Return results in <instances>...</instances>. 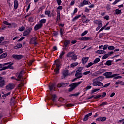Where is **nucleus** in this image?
Masks as SVG:
<instances>
[{
    "label": "nucleus",
    "instance_id": "nucleus-1",
    "mask_svg": "<svg viewBox=\"0 0 124 124\" xmlns=\"http://www.w3.org/2000/svg\"><path fill=\"white\" fill-rule=\"evenodd\" d=\"M67 57L68 58H71L72 60H73L74 62L76 61V60H77L78 58L77 55L75 54V53H74L73 52H70L68 53L67 54Z\"/></svg>",
    "mask_w": 124,
    "mask_h": 124
},
{
    "label": "nucleus",
    "instance_id": "nucleus-2",
    "mask_svg": "<svg viewBox=\"0 0 124 124\" xmlns=\"http://www.w3.org/2000/svg\"><path fill=\"white\" fill-rule=\"evenodd\" d=\"M93 86H98V87H103V83L100 81H98L95 78L93 79Z\"/></svg>",
    "mask_w": 124,
    "mask_h": 124
},
{
    "label": "nucleus",
    "instance_id": "nucleus-3",
    "mask_svg": "<svg viewBox=\"0 0 124 124\" xmlns=\"http://www.w3.org/2000/svg\"><path fill=\"white\" fill-rule=\"evenodd\" d=\"M55 62H56V68L54 69V72L56 74H59V70H60L59 68L61 66V62L59 60H56Z\"/></svg>",
    "mask_w": 124,
    "mask_h": 124
},
{
    "label": "nucleus",
    "instance_id": "nucleus-4",
    "mask_svg": "<svg viewBox=\"0 0 124 124\" xmlns=\"http://www.w3.org/2000/svg\"><path fill=\"white\" fill-rule=\"evenodd\" d=\"M23 55H21L13 54L12 55V58L15 60H21V59H23Z\"/></svg>",
    "mask_w": 124,
    "mask_h": 124
},
{
    "label": "nucleus",
    "instance_id": "nucleus-5",
    "mask_svg": "<svg viewBox=\"0 0 124 124\" xmlns=\"http://www.w3.org/2000/svg\"><path fill=\"white\" fill-rule=\"evenodd\" d=\"M12 64L13 63L10 64L7 66L3 67L2 69H0V71H1L2 70H5L6 69H13V66H12Z\"/></svg>",
    "mask_w": 124,
    "mask_h": 124
},
{
    "label": "nucleus",
    "instance_id": "nucleus-6",
    "mask_svg": "<svg viewBox=\"0 0 124 124\" xmlns=\"http://www.w3.org/2000/svg\"><path fill=\"white\" fill-rule=\"evenodd\" d=\"M104 76L108 78H112V72H107L103 74Z\"/></svg>",
    "mask_w": 124,
    "mask_h": 124
},
{
    "label": "nucleus",
    "instance_id": "nucleus-7",
    "mask_svg": "<svg viewBox=\"0 0 124 124\" xmlns=\"http://www.w3.org/2000/svg\"><path fill=\"white\" fill-rule=\"evenodd\" d=\"M6 89L8 91H11L13 89H14V84L10 83L6 86Z\"/></svg>",
    "mask_w": 124,
    "mask_h": 124
},
{
    "label": "nucleus",
    "instance_id": "nucleus-8",
    "mask_svg": "<svg viewBox=\"0 0 124 124\" xmlns=\"http://www.w3.org/2000/svg\"><path fill=\"white\" fill-rule=\"evenodd\" d=\"M82 83V81H79L78 82H76V83H73L72 84H71L70 86V87H72L74 89H75L76 87H78L80 84Z\"/></svg>",
    "mask_w": 124,
    "mask_h": 124
},
{
    "label": "nucleus",
    "instance_id": "nucleus-9",
    "mask_svg": "<svg viewBox=\"0 0 124 124\" xmlns=\"http://www.w3.org/2000/svg\"><path fill=\"white\" fill-rule=\"evenodd\" d=\"M68 75V70H65L62 72V78L63 79Z\"/></svg>",
    "mask_w": 124,
    "mask_h": 124
},
{
    "label": "nucleus",
    "instance_id": "nucleus-10",
    "mask_svg": "<svg viewBox=\"0 0 124 124\" xmlns=\"http://www.w3.org/2000/svg\"><path fill=\"white\" fill-rule=\"evenodd\" d=\"M42 27H43L42 26V25L40 23H39L38 24H36L34 26V30H35V31H38V30H40V29H41V28H42Z\"/></svg>",
    "mask_w": 124,
    "mask_h": 124
},
{
    "label": "nucleus",
    "instance_id": "nucleus-11",
    "mask_svg": "<svg viewBox=\"0 0 124 124\" xmlns=\"http://www.w3.org/2000/svg\"><path fill=\"white\" fill-rule=\"evenodd\" d=\"M93 115V112H90L87 114H86L84 118H83V121L84 122H86V121H88L89 119V117H91Z\"/></svg>",
    "mask_w": 124,
    "mask_h": 124
},
{
    "label": "nucleus",
    "instance_id": "nucleus-12",
    "mask_svg": "<svg viewBox=\"0 0 124 124\" xmlns=\"http://www.w3.org/2000/svg\"><path fill=\"white\" fill-rule=\"evenodd\" d=\"M37 38L36 37H33L30 40V43L31 44H34V45H36L37 44V43H36V39Z\"/></svg>",
    "mask_w": 124,
    "mask_h": 124
},
{
    "label": "nucleus",
    "instance_id": "nucleus-13",
    "mask_svg": "<svg viewBox=\"0 0 124 124\" xmlns=\"http://www.w3.org/2000/svg\"><path fill=\"white\" fill-rule=\"evenodd\" d=\"M89 60V57H84L82 59V63L83 64H86Z\"/></svg>",
    "mask_w": 124,
    "mask_h": 124
},
{
    "label": "nucleus",
    "instance_id": "nucleus-14",
    "mask_svg": "<svg viewBox=\"0 0 124 124\" xmlns=\"http://www.w3.org/2000/svg\"><path fill=\"white\" fill-rule=\"evenodd\" d=\"M75 77H77L78 79L80 78H82L83 77V75H82V73H76L75 75Z\"/></svg>",
    "mask_w": 124,
    "mask_h": 124
},
{
    "label": "nucleus",
    "instance_id": "nucleus-15",
    "mask_svg": "<svg viewBox=\"0 0 124 124\" xmlns=\"http://www.w3.org/2000/svg\"><path fill=\"white\" fill-rule=\"evenodd\" d=\"M96 54H100V55H103V54H105L106 52L103 50H98L95 51Z\"/></svg>",
    "mask_w": 124,
    "mask_h": 124
},
{
    "label": "nucleus",
    "instance_id": "nucleus-16",
    "mask_svg": "<svg viewBox=\"0 0 124 124\" xmlns=\"http://www.w3.org/2000/svg\"><path fill=\"white\" fill-rule=\"evenodd\" d=\"M93 23L98 26H102V21L101 20H94Z\"/></svg>",
    "mask_w": 124,
    "mask_h": 124
},
{
    "label": "nucleus",
    "instance_id": "nucleus-17",
    "mask_svg": "<svg viewBox=\"0 0 124 124\" xmlns=\"http://www.w3.org/2000/svg\"><path fill=\"white\" fill-rule=\"evenodd\" d=\"M5 86V80H2L0 81V88H2Z\"/></svg>",
    "mask_w": 124,
    "mask_h": 124
},
{
    "label": "nucleus",
    "instance_id": "nucleus-18",
    "mask_svg": "<svg viewBox=\"0 0 124 124\" xmlns=\"http://www.w3.org/2000/svg\"><path fill=\"white\" fill-rule=\"evenodd\" d=\"M96 80H98L99 82H102L104 80V77L103 76H100L95 78Z\"/></svg>",
    "mask_w": 124,
    "mask_h": 124
},
{
    "label": "nucleus",
    "instance_id": "nucleus-19",
    "mask_svg": "<svg viewBox=\"0 0 124 124\" xmlns=\"http://www.w3.org/2000/svg\"><path fill=\"white\" fill-rule=\"evenodd\" d=\"M19 5V3L17 0L14 1V8L15 9H17L18 8V6Z\"/></svg>",
    "mask_w": 124,
    "mask_h": 124
},
{
    "label": "nucleus",
    "instance_id": "nucleus-20",
    "mask_svg": "<svg viewBox=\"0 0 124 124\" xmlns=\"http://www.w3.org/2000/svg\"><path fill=\"white\" fill-rule=\"evenodd\" d=\"M46 19L45 18L42 19L39 21V24H40L41 25H42V26H43V24H45V23H46Z\"/></svg>",
    "mask_w": 124,
    "mask_h": 124
},
{
    "label": "nucleus",
    "instance_id": "nucleus-21",
    "mask_svg": "<svg viewBox=\"0 0 124 124\" xmlns=\"http://www.w3.org/2000/svg\"><path fill=\"white\" fill-rule=\"evenodd\" d=\"M30 33H31V30L25 31L23 32V36H27V35H29V34H30Z\"/></svg>",
    "mask_w": 124,
    "mask_h": 124
},
{
    "label": "nucleus",
    "instance_id": "nucleus-22",
    "mask_svg": "<svg viewBox=\"0 0 124 124\" xmlns=\"http://www.w3.org/2000/svg\"><path fill=\"white\" fill-rule=\"evenodd\" d=\"M6 57H7V53L5 52L0 55V60L1 59H4L5 58H6Z\"/></svg>",
    "mask_w": 124,
    "mask_h": 124
},
{
    "label": "nucleus",
    "instance_id": "nucleus-23",
    "mask_svg": "<svg viewBox=\"0 0 124 124\" xmlns=\"http://www.w3.org/2000/svg\"><path fill=\"white\" fill-rule=\"evenodd\" d=\"M97 121H101V122H105L106 121V117H100L99 118L97 119Z\"/></svg>",
    "mask_w": 124,
    "mask_h": 124
},
{
    "label": "nucleus",
    "instance_id": "nucleus-24",
    "mask_svg": "<svg viewBox=\"0 0 124 124\" xmlns=\"http://www.w3.org/2000/svg\"><path fill=\"white\" fill-rule=\"evenodd\" d=\"M21 47H22L21 44H17L16 46L14 47V49L17 50V49H20V48H21Z\"/></svg>",
    "mask_w": 124,
    "mask_h": 124
},
{
    "label": "nucleus",
    "instance_id": "nucleus-25",
    "mask_svg": "<svg viewBox=\"0 0 124 124\" xmlns=\"http://www.w3.org/2000/svg\"><path fill=\"white\" fill-rule=\"evenodd\" d=\"M81 16V15H79L78 16H76L75 17L73 18L72 21L75 22V21H76V20H78V19H79V18H80Z\"/></svg>",
    "mask_w": 124,
    "mask_h": 124
},
{
    "label": "nucleus",
    "instance_id": "nucleus-26",
    "mask_svg": "<svg viewBox=\"0 0 124 124\" xmlns=\"http://www.w3.org/2000/svg\"><path fill=\"white\" fill-rule=\"evenodd\" d=\"M82 70H83V67H80L78 68L76 73H82Z\"/></svg>",
    "mask_w": 124,
    "mask_h": 124
},
{
    "label": "nucleus",
    "instance_id": "nucleus-27",
    "mask_svg": "<svg viewBox=\"0 0 124 124\" xmlns=\"http://www.w3.org/2000/svg\"><path fill=\"white\" fill-rule=\"evenodd\" d=\"M89 40H92V37H83V41H88Z\"/></svg>",
    "mask_w": 124,
    "mask_h": 124
},
{
    "label": "nucleus",
    "instance_id": "nucleus-28",
    "mask_svg": "<svg viewBox=\"0 0 124 124\" xmlns=\"http://www.w3.org/2000/svg\"><path fill=\"white\" fill-rule=\"evenodd\" d=\"M50 11H46L45 12V15H47V17H52V15L50 14Z\"/></svg>",
    "mask_w": 124,
    "mask_h": 124
},
{
    "label": "nucleus",
    "instance_id": "nucleus-29",
    "mask_svg": "<svg viewBox=\"0 0 124 124\" xmlns=\"http://www.w3.org/2000/svg\"><path fill=\"white\" fill-rule=\"evenodd\" d=\"M83 2L84 4V5H90V4H92V3H91V2L87 0H84L83 1Z\"/></svg>",
    "mask_w": 124,
    "mask_h": 124
},
{
    "label": "nucleus",
    "instance_id": "nucleus-30",
    "mask_svg": "<svg viewBox=\"0 0 124 124\" xmlns=\"http://www.w3.org/2000/svg\"><path fill=\"white\" fill-rule=\"evenodd\" d=\"M57 21L59 20H61V14L60 13V11H57Z\"/></svg>",
    "mask_w": 124,
    "mask_h": 124
},
{
    "label": "nucleus",
    "instance_id": "nucleus-31",
    "mask_svg": "<svg viewBox=\"0 0 124 124\" xmlns=\"http://www.w3.org/2000/svg\"><path fill=\"white\" fill-rule=\"evenodd\" d=\"M78 64V62H74L71 64L70 66L71 67H75V66H77Z\"/></svg>",
    "mask_w": 124,
    "mask_h": 124
},
{
    "label": "nucleus",
    "instance_id": "nucleus-32",
    "mask_svg": "<svg viewBox=\"0 0 124 124\" xmlns=\"http://www.w3.org/2000/svg\"><path fill=\"white\" fill-rule=\"evenodd\" d=\"M50 91H53L55 89V84H53L49 86Z\"/></svg>",
    "mask_w": 124,
    "mask_h": 124
},
{
    "label": "nucleus",
    "instance_id": "nucleus-33",
    "mask_svg": "<svg viewBox=\"0 0 124 124\" xmlns=\"http://www.w3.org/2000/svg\"><path fill=\"white\" fill-rule=\"evenodd\" d=\"M122 13V10H119V9H117L115 10V14L116 15H119V14H121Z\"/></svg>",
    "mask_w": 124,
    "mask_h": 124
},
{
    "label": "nucleus",
    "instance_id": "nucleus-34",
    "mask_svg": "<svg viewBox=\"0 0 124 124\" xmlns=\"http://www.w3.org/2000/svg\"><path fill=\"white\" fill-rule=\"evenodd\" d=\"M94 63L90 62H89L87 65H86V68H89V67H91L92 65H93Z\"/></svg>",
    "mask_w": 124,
    "mask_h": 124
},
{
    "label": "nucleus",
    "instance_id": "nucleus-35",
    "mask_svg": "<svg viewBox=\"0 0 124 124\" xmlns=\"http://www.w3.org/2000/svg\"><path fill=\"white\" fill-rule=\"evenodd\" d=\"M22 73H23V72H21L20 73L17 74L18 78H19V79H22V76L23 75Z\"/></svg>",
    "mask_w": 124,
    "mask_h": 124
},
{
    "label": "nucleus",
    "instance_id": "nucleus-36",
    "mask_svg": "<svg viewBox=\"0 0 124 124\" xmlns=\"http://www.w3.org/2000/svg\"><path fill=\"white\" fill-rule=\"evenodd\" d=\"M106 64L108 66L111 65H112V61H110V60L107 61L106 62Z\"/></svg>",
    "mask_w": 124,
    "mask_h": 124
},
{
    "label": "nucleus",
    "instance_id": "nucleus-37",
    "mask_svg": "<svg viewBox=\"0 0 124 124\" xmlns=\"http://www.w3.org/2000/svg\"><path fill=\"white\" fill-rule=\"evenodd\" d=\"M70 44V41L69 40H65L64 42V45L65 47H67V45Z\"/></svg>",
    "mask_w": 124,
    "mask_h": 124
},
{
    "label": "nucleus",
    "instance_id": "nucleus-38",
    "mask_svg": "<svg viewBox=\"0 0 124 124\" xmlns=\"http://www.w3.org/2000/svg\"><path fill=\"white\" fill-rule=\"evenodd\" d=\"M65 52H64V51H62L61 53L59 58H60V59H62V56H63V55H65Z\"/></svg>",
    "mask_w": 124,
    "mask_h": 124
},
{
    "label": "nucleus",
    "instance_id": "nucleus-39",
    "mask_svg": "<svg viewBox=\"0 0 124 124\" xmlns=\"http://www.w3.org/2000/svg\"><path fill=\"white\" fill-rule=\"evenodd\" d=\"M100 62V59L97 58L94 61V63H97V62Z\"/></svg>",
    "mask_w": 124,
    "mask_h": 124
},
{
    "label": "nucleus",
    "instance_id": "nucleus-40",
    "mask_svg": "<svg viewBox=\"0 0 124 124\" xmlns=\"http://www.w3.org/2000/svg\"><path fill=\"white\" fill-rule=\"evenodd\" d=\"M88 33V31H85L82 33L81 34V36H85Z\"/></svg>",
    "mask_w": 124,
    "mask_h": 124
},
{
    "label": "nucleus",
    "instance_id": "nucleus-41",
    "mask_svg": "<svg viewBox=\"0 0 124 124\" xmlns=\"http://www.w3.org/2000/svg\"><path fill=\"white\" fill-rule=\"evenodd\" d=\"M18 31H25V27H24V26H22L19 28V29H18Z\"/></svg>",
    "mask_w": 124,
    "mask_h": 124
},
{
    "label": "nucleus",
    "instance_id": "nucleus-42",
    "mask_svg": "<svg viewBox=\"0 0 124 124\" xmlns=\"http://www.w3.org/2000/svg\"><path fill=\"white\" fill-rule=\"evenodd\" d=\"M11 93L10 92H8V93L2 95V97H6V96H8Z\"/></svg>",
    "mask_w": 124,
    "mask_h": 124
},
{
    "label": "nucleus",
    "instance_id": "nucleus-43",
    "mask_svg": "<svg viewBox=\"0 0 124 124\" xmlns=\"http://www.w3.org/2000/svg\"><path fill=\"white\" fill-rule=\"evenodd\" d=\"M108 57H109L108 54H105L104 56H103L102 57V59L103 60H106V59H107V58H108Z\"/></svg>",
    "mask_w": 124,
    "mask_h": 124
},
{
    "label": "nucleus",
    "instance_id": "nucleus-44",
    "mask_svg": "<svg viewBox=\"0 0 124 124\" xmlns=\"http://www.w3.org/2000/svg\"><path fill=\"white\" fill-rule=\"evenodd\" d=\"M118 124H124V118L122 120H119L118 121Z\"/></svg>",
    "mask_w": 124,
    "mask_h": 124
},
{
    "label": "nucleus",
    "instance_id": "nucleus-45",
    "mask_svg": "<svg viewBox=\"0 0 124 124\" xmlns=\"http://www.w3.org/2000/svg\"><path fill=\"white\" fill-rule=\"evenodd\" d=\"M108 50H115V46H108Z\"/></svg>",
    "mask_w": 124,
    "mask_h": 124
},
{
    "label": "nucleus",
    "instance_id": "nucleus-46",
    "mask_svg": "<svg viewBox=\"0 0 124 124\" xmlns=\"http://www.w3.org/2000/svg\"><path fill=\"white\" fill-rule=\"evenodd\" d=\"M3 24H4V25H7V26H11V23H10L6 21H3Z\"/></svg>",
    "mask_w": 124,
    "mask_h": 124
},
{
    "label": "nucleus",
    "instance_id": "nucleus-47",
    "mask_svg": "<svg viewBox=\"0 0 124 124\" xmlns=\"http://www.w3.org/2000/svg\"><path fill=\"white\" fill-rule=\"evenodd\" d=\"M99 90H100V89H94L92 91V93H96V92H98V91H99Z\"/></svg>",
    "mask_w": 124,
    "mask_h": 124
},
{
    "label": "nucleus",
    "instance_id": "nucleus-48",
    "mask_svg": "<svg viewBox=\"0 0 124 124\" xmlns=\"http://www.w3.org/2000/svg\"><path fill=\"white\" fill-rule=\"evenodd\" d=\"M28 21L31 23H32V22H33V18L32 17H29L28 19Z\"/></svg>",
    "mask_w": 124,
    "mask_h": 124
},
{
    "label": "nucleus",
    "instance_id": "nucleus-49",
    "mask_svg": "<svg viewBox=\"0 0 124 124\" xmlns=\"http://www.w3.org/2000/svg\"><path fill=\"white\" fill-rule=\"evenodd\" d=\"M63 7L62 6H60L58 7H57V11H60V10H62Z\"/></svg>",
    "mask_w": 124,
    "mask_h": 124
},
{
    "label": "nucleus",
    "instance_id": "nucleus-50",
    "mask_svg": "<svg viewBox=\"0 0 124 124\" xmlns=\"http://www.w3.org/2000/svg\"><path fill=\"white\" fill-rule=\"evenodd\" d=\"M77 11H78V9H77V8H75L73 13L72 14V15H74V14L77 13Z\"/></svg>",
    "mask_w": 124,
    "mask_h": 124
},
{
    "label": "nucleus",
    "instance_id": "nucleus-51",
    "mask_svg": "<svg viewBox=\"0 0 124 124\" xmlns=\"http://www.w3.org/2000/svg\"><path fill=\"white\" fill-rule=\"evenodd\" d=\"M91 73V71H86L83 73V75H88V74H90Z\"/></svg>",
    "mask_w": 124,
    "mask_h": 124
},
{
    "label": "nucleus",
    "instance_id": "nucleus-52",
    "mask_svg": "<svg viewBox=\"0 0 124 124\" xmlns=\"http://www.w3.org/2000/svg\"><path fill=\"white\" fill-rule=\"evenodd\" d=\"M109 86H110V83H107L101 87H102V88H107V87H109Z\"/></svg>",
    "mask_w": 124,
    "mask_h": 124
},
{
    "label": "nucleus",
    "instance_id": "nucleus-53",
    "mask_svg": "<svg viewBox=\"0 0 124 124\" xmlns=\"http://www.w3.org/2000/svg\"><path fill=\"white\" fill-rule=\"evenodd\" d=\"M119 74H114L113 75H111V78H115V77H117V76H119Z\"/></svg>",
    "mask_w": 124,
    "mask_h": 124
},
{
    "label": "nucleus",
    "instance_id": "nucleus-54",
    "mask_svg": "<svg viewBox=\"0 0 124 124\" xmlns=\"http://www.w3.org/2000/svg\"><path fill=\"white\" fill-rule=\"evenodd\" d=\"M107 104H108L107 102H104L100 105V106H104V105H107Z\"/></svg>",
    "mask_w": 124,
    "mask_h": 124
},
{
    "label": "nucleus",
    "instance_id": "nucleus-55",
    "mask_svg": "<svg viewBox=\"0 0 124 124\" xmlns=\"http://www.w3.org/2000/svg\"><path fill=\"white\" fill-rule=\"evenodd\" d=\"M122 78H123V77L117 76L116 77L114 78V79H122Z\"/></svg>",
    "mask_w": 124,
    "mask_h": 124
},
{
    "label": "nucleus",
    "instance_id": "nucleus-56",
    "mask_svg": "<svg viewBox=\"0 0 124 124\" xmlns=\"http://www.w3.org/2000/svg\"><path fill=\"white\" fill-rule=\"evenodd\" d=\"M104 34H105V33H104L99 34V38H102V37H103V36H104Z\"/></svg>",
    "mask_w": 124,
    "mask_h": 124
},
{
    "label": "nucleus",
    "instance_id": "nucleus-57",
    "mask_svg": "<svg viewBox=\"0 0 124 124\" xmlns=\"http://www.w3.org/2000/svg\"><path fill=\"white\" fill-rule=\"evenodd\" d=\"M103 47V50H106L108 48V45H105Z\"/></svg>",
    "mask_w": 124,
    "mask_h": 124
},
{
    "label": "nucleus",
    "instance_id": "nucleus-58",
    "mask_svg": "<svg viewBox=\"0 0 124 124\" xmlns=\"http://www.w3.org/2000/svg\"><path fill=\"white\" fill-rule=\"evenodd\" d=\"M56 1L57 2L58 5H61V4H62V0H56Z\"/></svg>",
    "mask_w": 124,
    "mask_h": 124
},
{
    "label": "nucleus",
    "instance_id": "nucleus-59",
    "mask_svg": "<svg viewBox=\"0 0 124 124\" xmlns=\"http://www.w3.org/2000/svg\"><path fill=\"white\" fill-rule=\"evenodd\" d=\"M100 97H101V95H96V96H95L94 97V99H98V98H100Z\"/></svg>",
    "mask_w": 124,
    "mask_h": 124
},
{
    "label": "nucleus",
    "instance_id": "nucleus-60",
    "mask_svg": "<svg viewBox=\"0 0 124 124\" xmlns=\"http://www.w3.org/2000/svg\"><path fill=\"white\" fill-rule=\"evenodd\" d=\"M3 40H4V37H0V43H1V42H2V41H3Z\"/></svg>",
    "mask_w": 124,
    "mask_h": 124
},
{
    "label": "nucleus",
    "instance_id": "nucleus-61",
    "mask_svg": "<svg viewBox=\"0 0 124 124\" xmlns=\"http://www.w3.org/2000/svg\"><path fill=\"white\" fill-rule=\"evenodd\" d=\"M52 100L53 101H55V99H56V97H57V96L56 95H52Z\"/></svg>",
    "mask_w": 124,
    "mask_h": 124
},
{
    "label": "nucleus",
    "instance_id": "nucleus-62",
    "mask_svg": "<svg viewBox=\"0 0 124 124\" xmlns=\"http://www.w3.org/2000/svg\"><path fill=\"white\" fill-rule=\"evenodd\" d=\"M102 25H99V26H98V27H97V28H96V31H99V30H100V28H102Z\"/></svg>",
    "mask_w": 124,
    "mask_h": 124
},
{
    "label": "nucleus",
    "instance_id": "nucleus-63",
    "mask_svg": "<svg viewBox=\"0 0 124 124\" xmlns=\"http://www.w3.org/2000/svg\"><path fill=\"white\" fill-rule=\"evenodd\" d=\"M104 19H105L107 21H108L109 20V16H104Z\"/></svg>",
    "mask_w": 124,
    "mask_h": 124
},
{
    "label": "nucleus",
    "instance_id": "nucleus-64",
    "mask_svg": "<svg viewBox=\"0 0 124 124\" xmlns=\"http://www.w3.org/2000/svg\"><path fill=\"white\" fill-rule=\"evenodd\" d=\"M103 30H105V26H103L101 28V29L98 32H100V31H102Z\"/></svg>",
    "mask_w": 124,
    "mask_h": 124
}]
</instances>
